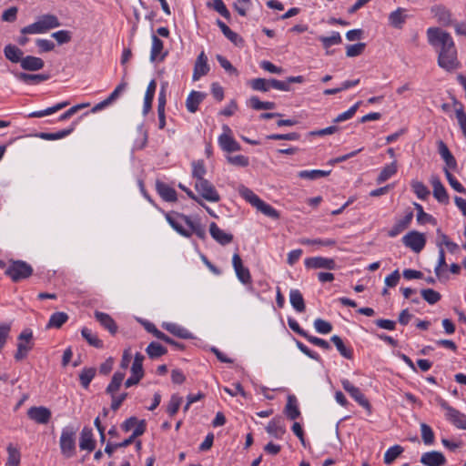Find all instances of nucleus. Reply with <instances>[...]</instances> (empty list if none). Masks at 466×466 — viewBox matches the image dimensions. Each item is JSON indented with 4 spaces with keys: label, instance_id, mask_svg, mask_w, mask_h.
<instances>
[{
    "label": "nucleus",
    "instance_id": "obj_21",
    "mask_svg": "<svg viewBox=\"0 0 466 466\" xmlns=\"http://www.w3.org/2000/svg\"><path fill=\"white\" fill-rule=\"evenodd\" d=\"M156 190L160 198L167 202H175L177 199L175 188L163 181H156Z\"/></svg>",
    "mask_w": 466,
    "mask_h": 466
},
{
    "label": "nucleus",
    "instance_id": "obj_36",
    "mask_svg": "<svg viewBox=\"0 0 466 466\" xmlns=\"http://www.w3.org/2000/svg\"><path fill=\"white\" fill-rule=\"evenodd\" d=\"M18 80L24 82L27 85H36L41 82H44L49 78L48 75L46 74H27V73H19L16 75Z\"/></svg>",
    "mask_w": 466,
    "mask_h": 466
},
{
    "label": "nucleus",
    "instance_id": "obj_23",
    "mask_svg": "<svg viewBox=\"0 0 466 466\" xmlns=\"http://www.w3.org/2000/svg\"><path fill=\"white\" fill-rule=\"evenodd\" d=\"M162 328L180 339H189L194 338L193 334L187 329L177 323L164 322Z\"/></svg>",
    "mask_w": 466,
    "mask_h": 466
},
{
    "label": "nucleus",
    "instance_id": "obj_59",
    "mask_svg": "<svg viewBox=\"0 0 466 466\" xmlns=\"http://www.w3.org/2000/svg\"><path fill=\"white\" fill-rule=\"evenodd\" d=\"M422 298L431 305L437 303L441 299V294L434 289H426L421 290Z\"/></svg>",
    "mask_w": 466,
    "mask_h": 466
},
{
    "label": "nucleus",
    "instance_id": "obj_62",
    "mask_svg": "<svg viewBox=\"0 0 466 466\" xmlns=\"http://www.w3.org/2000/svg\"><path fill=\"white\" fill-rule=\"evenodd\" d=\"M228 163L237 167H248L249 164L248 157L244 155L228 156L227 157Z\"/></svg>",
    "mask_w": 466,
    "mask_h": 466
},
{
    "label": "nucleus",
    "instance_id": "obj_58",
    "mask_svg": "<svg viewBox=\"0 0 466 466\" xmlns=\"http://www.w3.org/2000/svg\"><path fill=\"white\" fill-rule=\"evenodd\" d=\"M212 8L218 12L221 16L229 20L231 17L230 12L227 8L223 0H212L211 4Z\"/></svg>",
    "mask_w": 466,
    "mask_h": 466
},
{
    "label": "nucleus",
    "instance_id": "obj_30",
    "mask_svg": "<svg viewBox=\"0 0 466 466\" xmlns=\"http://www.w3.org/2000/svg\"><path fill=\"white\" fill-rule=\"evenodd\" d=\"M75 128L76 123H73L68 128L55 133L40 132L36 133L35 137L44 140H58L69 136L75 130Z\"/></svg>",
    "mask_w": 466,
    "mask_h": 466
},
{
    "label": "nucleus",
    "instance_id": "obj_32",
    "mask_svg": "<svg viewBox=\"0 0 466 466\" xmlns=\"http://www.w3.org/2000/svg\"><path fill=\"white\" fill-rule=\"evenodd\" d=\"M68 105H69L68 101L59 102V103H57L50 107H47L46 109L33 111L28 114L27 117H30V118L44 117V116H49V115L58 112L59 110L66 107Z\"/></svg>",
    "mask_w": 466,
    "mask_h": 466
},
{
    "label": "nucleus",
    "instance_id": "obj_17",
    "mask_svg": "<svg viewBox=\"0 0 466 466\" xmlns=\"http://www.w3.org/2000/svg\"><path fill=\"white\" fill-rule=\"evenodd\" d=\"M420 461L425 466H444L447 462L445 456L438 451L422 453Z\"/></svg>",
    "mask_w": 466,
    "mask_h": 466
},
{
    "label": "nucleus",
    "instance_id": "obj_46",
    "mask_svg": "<svg viewBox=\"0 0 466 466\" xmlns=\"http://www.w3.org/2000/svg\"><path fill=\"white\" fill-rule=\"evenodd\" d=\"M248 105L254 110H269L276 107V104L270 101H260L258 96H251L248 102Z\"/></svg>",
    "mask_w": 466,
    "mask_h": 466
},
{
    "label": "nucleus",
    "instance_id": "obj_2",
    "mask_svg": "<svg viewBox=\"0 0 466 466\" xmlns=\"http://www.w3.org/2000/svg\"><path fill=\"white\" fill-rule=\"evenodd\" d=\"M165 218L170 227L184 238H190L193 234L200 239L206 238V228L198 218H192L183 213L172 211L165 213Z\"/></svg>",
    "mask_w": 466,
    "mask_h": 466
},
{
    "label": "nucleus",
    "instance_id": "obj_42",
    "mask_svg": "<svg viewBox=\"0 0 466 466\" xmlns=\"http://www.w3.org/2000/svg\"><path fill=\"white\" fill-rule=\"evenodd\" d=\"M68 320V315L66 312L58 311L50 316L46 328L60 329Z\"/></svg>",
    "mask_w": 466,
    "mask_h": 466
},
{
    "label": "nucleus",
    "instance_id": "obj_39",
    "mask_svg": "<svg viewBox=\"0 0 466 466\" xmlns=\"http://www.w3.org/2000/svg\"><path fill=\"white\" fill-rule=\"evenodd\" d=\"M96 374V369L93 367H85L82 369V370L79 373V381L80 385L85 389L87 390L89 388V385L93 379L95 378Z\"/></svg>",
    "mask_w": 466,
    "mask_h": 466
},
{
    "label": "nucleus",
    "instance_id": "obj_55",
    "mask_svg": "<svg viewBox=\"0 0 466 466\" xmlns=\"http://www.w3.org/2000/svg\"><path fill=\"white\" fill-rule=\"evenodd\" d=\"M319 41L322 43L324 48H329L334 45H339L342 42L341 35L339 32H333L330 36H320Z\"/></svg>",
    "mask_w": 466,
    "mask_h": 466
},
{
    "label": "nucleus",
    "instance_id": "obj_44",
    "mask_svg": "<svg viewBox=\"0 0 466 466\" xmlns=\"http://www.w3.org/2000/svg\"><path fill=\"white\" fill-rule=\"evenodd\" d=\"M330 171H325L321 169H311V170H300L298 173V177L302 179L317 180L321 177L329 176Z\"/></svg>",
    "mask_w": 466,
    "mask_h": 466
},
{
    "label": "nucleus",
    "instance_id": "obj_40",
    "mask_svg": "<svg viewBox=\"0 0 466 466\" xmlns=\"http://www.w3.org/2000/svg\"><path fill=\"white\" fill-rule=\"evenodd\" d=\"M398 171L397 162L393 161L390 164L386 165L379 174L376 181L378 184H381L388 179H390L392 176H394Z\"/></svg>",
    "mask_w": 466,
    "mask_h": 466
},
{
    "label": "nucleus",
    "instance_id": "obj_61",
    "mask_svg": "<svg viewBox=\"0 0 466 466\" xmlns=\"http://www.w3.org/2000/svg\"><path fill=\"white\" fill-rule=\"evenodd\" d=\"M56 39L58 45H64L71 41L72 35L68 30H59L51 35Z\"/></svg>",
    "mask_w": 466,
    "mask_h": 466
},
{
    "label": "nucleus",
    "instance_id": "obj_53",
    "mask_svg": "<svg viewBox=\"0 0 466 466\" xmlns=\"http://www.w3.org/2000/svg\"><path fill=\"white\" fill-rule=\"evenodd\" d=\"M249 86L255 91L267 92L270 88V80L265 78H254L248 83Z\"/></svg>",
    "mask_w": 466,
    "mask_h": 466
},
{
    "label": "nucleus",
    "instance_id": "obj_37",
    "mask_svg": "<svg viewBox=\"0 0 466 466\" xmlns=\"http://www.w3.org/2000/svg\"><path fill=\"white\" fill-rule=\"evenodd\" d=\"M4 54L6 59L12 63H20L23 60V51L15 45H6L4 48Z\"/></svg>",
    "mask_w": 466,
    "mask_h": 466
},
{
    "label": "nucleus",
    "instance_id": "obj_19",
    "mask_svg": "<svg viewBox=\"0 0 466 466\" xmlns=\"http://www.w3.org/2000/svg\"><path fill=\"white\" fill-rule=\"evenodd\" d=\"M266 431L270 436L281 440L286 433V427L281 417H275L268 421Z\"/></svg>",
    "mask_w": 466,
    "mask_h": 466
},
{
    "label": "nucleus",
    "instance_id": "obj_29",
    "mask_svg": "<svg viewBox=\"0 0 466 466\" xmlns=\"http://www.w3.org/2000/svg\"><path fill=\"white\" fill-rule=\"evenodd\" d=\"M205 94L199 91H191L186 99V107L188 112L196 113L200 103L205 98Z\"/></svg>",
    "mask_w": 466,
    "mask_h": 466
},
{
    "label": "nucleus",
    "instance_id": "obj_24",
    "mask_svg": "<svg viewBox=\"0 0 466 466\" xmlns=\"http://www.w3.org/2000/svg\"><path fill=\"white\" fill-rule=\"evenodd\" d=\"M95 318L105 329L109 331L111 335H115L117 332L118 327L116 321L107 313L96 311Z\"/></svg>",
    "mask_w": 466,
    "mask_h": 466
},
{
    "label": "nucleus",
    "instance_id": "obj_6",
    "mask_svg": "<svg viewBox=\"0 0 466 466\" xmlns=\"http://www.w3.org/2000/svg\"><path fill=\"white\" fill-rule=\"evenodd\" d=\"M33 268L24 260H11L5 269L7 275L14 282L28 279L33 274Z\"/></svg>",
    "mask_w": 466,
    "mask_h": 466
},
{
    "label": "nucleus",
    "instance_id": "obj_16",
    "mask_svg": "<svg viewBox=\"0 0 466 466\" xmlns=\"http://www.w3.org/2000/svg\"><path fill=\"white\" fill-rule=\"evenodd\" d=\"M210 67L208 63V57L204 51H202L197 57L195 62L192 79L193 81L199 80L202 76L208 75Z\"/></svg>",
    "mask_w": 466,
    "mask_h": 466
},
{
    "label": "nucleus",
    "instance_id": "obj_54",
    "mask_svg": "<svg viewBox=\"0 0 466 466\" xmlns=\"http://www.w3.org/2000/svg\"><path fill=\"white\" fill-rule=\"evenodd\" d=\"M421 439L426 445L434 443L435 436L432 429L426 423H420Z\"/></svg>",
    "mask_w": 466,
    "mask_h": 466
},
{
    "label": "nucleus",
    "instance_id": "obj_31",
    "mask_svg": "<svg viewBox=\"0 0 466 466\" xmlns=\"http://www.w3.org/2000/svg\"><path fill=\"white\" fill-rule=\"evenodd\" d=\"M20 66L24 70L26 71H37L45 66V62L40 57L26 56L21 61Z\"/></svg>",
    "mask_w": 466,
    "mask_h": 466
},
{
    "label": "nucleus",
    "instance_id": "obj_1",
    "mask_svg": "<svg viewBox=\"0 0 466 466\" xmlns=\"http://www.w3.org/2000/svg\"><path fill=\"white\" fill-rule=\"evenodd\" d=\"M428 42L438 48V66L442 69L451 72L460 68L457 48L451 34L439 27L427 29Z\"/></svg>",
    "mask_w": 466,
    "mask_h": 466
},
{
    "label": "nucleus",
    "instance_id": "obj_27",
    "mask_svg": "<svg viewBox=\"0 0 466 466\" xmlns=\"http://www.w3.org/2000/svg\"><path fill=\"white\" fill-rule=\"evenodd\" d=\"M79 447L83 451H92L96 448V441L93 436V431L91 428L84 427L81 435Z\"/></svg>",
    "mask_w": 466,
    "mask_h": 466
},
{
    "label": "nucleus",
    "instance_id": "obj_49",
    "mask_svg": "<svg viewBox=\"0 0 466 466\" xmlns=\"http://www.w3.org/2000/svg\"><path fill=\"white\" fill-rule=\"evenodd\" d=\"M206 173L207 170L203 160H198L192 163V177L195 181L205 179Z\"/></svg>",
    "mask_w": 466,
    "mask_h": 466
},
{
    "label": "nucleus",
    "instance_id": "obj_56",
    "mask_svg": "<svg viewBox=\"0 0 466 466\" xmlns=\"http://www.w3.org/2000/svg\"><path fill=\"white\" fill-rule=\"evenodd\" d=\"M360 103H361L360 101H358L353 106H351L347 111H345L341 114H339L337 116V117L334 119V122L339 123V122H343V121L352 118L354 116V115L356 114Z\"/></svg>",
    "mask_w": 466,
    "mask_h": 466
},
{
    "label": "nucleus",
    "instance_id": "obj_28",
    "mask_svg": "<svg viewBox=\"0 0 466 466\" xmlns=\"http://www.w3.org/2000/svg\"><path fill=\"white\" fill-rule=\"evenodd\" d=\"M284 413L289 420H297L300 417L301 413L298 405V400L295 395H289L287 404L284 409Z\"/></svg>",
    "mask_w": 466,
    "mask_h": 466
},
{
    "label": "nucleus",
    "instance_id": "obj_15",
    "mask_svg": "<svg viewBox=\"0 0 466 466\" xmlns=\"http://www.w3.org/2000/svg\"><path fill=\"white\" fill-rule=\"evenodd\" d=\"M27 416L30 420L38 424H46L49 422L52 413L51 410L44 406H34L28 409Z\"/></svg>",
    "mask_w": 466,
    "mask_h": 466
},
{
    "label": "nucleus",
    "instance_id": "obj_22",
    "mask_svg": "<svg viewBox=\"0 0 466 466\" xmlns=\"http://www.w3.org/2000/svg\"><path fill=\"white\" fill-rule=\"evenodd\" d=\"M431 183L433 188V197L442 204H448L449 203V195L447 193V190L443 184L441 183V179L433 176L431 178Z\"/></svg>",
    "mask_w": 466,
    "mask_h": 466
},
{
    "label": "nucleus",
    "instance_id": "obj_5",
    "mask_svg": "<svg viewBox=\"0 0 466 466\" xmlns=\"http://www.w3.org/2000/svg\"><path fill=\"white\" fill-rule=\"evenodd\" d=\"M77 432V428L68 425L62 429L60 439H59V447L62 455L66 458H72L76 454V436Z\"/></svg>",
    "mask_w": 466,
    "mask_h": 466
},
{
    "label": "nucleus",
    "instance_id": "obj_43",
    "mask_svg": "<svg viewBox=\"0 0 466 466\" xmlns=\"http://www.w3.org/2000/svg\"><path fill=\"white\" fill-rule=\"evenodd\" d=\"M81 334L90 346L96 349H102L104 347L103 341L90 329L86 327L83 328L81 329Z\"/></svg>",
    "mask_w": 466,
    "mask_h": 466
},
{
    "label": "nucleus",
    "instance_id": "obj_4",
    "mask_svg": "<svg viewBox=\"0 0 466 466\" xmlns=\"http://www.w3.org/2000/svg\"><path fill=\"white\" fill-rule=\"evenodd\" d=\"M238 193L242 198H244L248 203H249L252 207L256 208L258 211L261 212L265 216L272 219L279 218V212L271 205L263 201L250 188L245 186H240L238 188Z\"/></svg>",
    "mask_w": 466,
    "mask_h": 466
},
{
    "label": "nucleus",
    "instance_id": "obj_11",
    "mask_svg": "<svg viewBox=\"0 0 466 466\" xmlns=\"http://www.w3.org/2000/svg\"><path fill=\"white\" fill-rule=\"evenodd\" d=\"M304 265L307 269L323 268L335 270L337 268V263L334 258L320 256L305 258Z\"/></svg>",
    "mask_w": 466,
    "mask_h": 466
},
{
    "label": "nucleus",
    "instance_id": "obj_12",
    "mask_svg": "<svg viewBox=\"0 0 466 466\" xmlns=\"http://www.w3.org/2000/svg\"><path fill=\"white\" fill-rule=\"evenodd\" d=\"M232 266L238 279L243 285H251L252 279L250 271L243 265L242 259L238 253H234L232 257Z\"/></svg>",
    "mask_w": 466,
    "mask_h": 466
},
{
    "label": "nucleus",
    "instance_id": "obj_26",
    "mask_svg": "<svg viewBox=\"0 0 466 466\" xmlns=\"http://www.w3.org/2000/svg\"><path fill=\"white\" fill-rule=\"evenodd\" d=\"M209 233L221 245H227L233 240V235L222 230L215 222L210 224Z\"/></svg>",
    "mask_w": 466,
    "mask_h": 466
},
{
    "label": "nucleus",
    "instance_id": "obj_64",
    "mask_svg": "<svg viewBox=\"0 0 466 466\" xmlns=\"http://www.w3.org/2000/svg\"><path fill=\"white\" fill-rule=\"evenodd\" d=\"M20 463V453L19 451L12 447H8V459L6 466H19Z\"/></svg>",
    "mask_w": 466,
    "mask_h": 466
},
{
    "label": "nucleus",
    "instance_id": "obj_52",
    "mask_svg": "<svg viewBox=\"0 0 466 466\" xmlns=\"http://www.w3.org/2000/svg\"><path fill=\"white\" fill-rule=\"evenodd\" d=\"M183 401L182 397L177 394H173L169 400L168 405L167 407V412L169 416L173 417L178 411L180 405Z\"/></svg>",
    "mask_w": 466,
    "mask_h": 466
},
{
    "label": "nucleus",
    "instance_id": "obj_50",
    "mask_svg": "<svg viewBox=\"0 0 466 466\" xmlns=\"http://www.w3.org/2000/svg\"><path fill=\"white\" fill-rule=\"evenodd\" d=\"M414 205L417 210V221L419 224L436 223V219L431 214L426 213L420 204L415 203Z\"/></svg>",
    "mask_w": 466,
    "mask_h": 466
},
{
    "label": "nucleus",
    "instance_id": "obj_57",
    "mask_svg": "<svg viewBox=\"0 0 466 466\" xmlns=\"http://www.w3.org/2000/svg\"><path fill=\"white\" fill-rule=\"evenodd\" d=\"M313 325L316 331L319 334H329L332 330V325L322 319H316Z\"/></svg>",
    "mask_w": 466,
    "mask_h": 466
},
{
    "label": "nucleus",
    "instance_id": "obj_13",
    "mask_svg": "<svg viewBox=\"0 0 466 466\" xmlns=\"http://www.w3.org/2000/svg\"><path fill=\"white\" fill-rule=\"evenodd\" d=\"M341 385L345 391H347L350 397L361 407L370 410V403L365 397V395L361 392V390L354 386L349 380L343 379L341 380Z\"/></svg>",
    "mask_w": 466,
    "mask_h": 466
},
{
    "label": "nucleus",
    "instance_id": "obj_47",
    "mask_svg": "<svg viewBox=\"0 0 466 466\" xmlns=\"http://www.w3.org/2000/svg\"><path fill=\"white\" fill-rule=\"evenodd\" d=\"M146 352L150 359H157L167 354V350L157 342H151L146 349Z\"/></svg>",
    "mask_w": 466,
    "mask_h": 466
},
{
    "label": "nucleus",
    "instance_id": "obj_60",
    "mask_svg": "<svg viewBox=\"0 0 466 466\" xmlns=\"http://www.w3.org/2000/svg\"><path fill=\"white\" fill-rule=\"evenodd\" d=\"M366 47L365 43H358L354 45H349L346 47V56L348 57H354L361 55Z\"/></svg>",
    "mask_w": 466,
    "mask_h": 466
},
{
    "label": "nucleus",
    "instance_id": "obj_9",
    "mask_svg": "<svg viewBox=\"0 0 466 466\" xmlns=\"http://www.w3.org/2000/svg\"><path fill=\"white\" fill-rule=\"evenodd\" d=\"M441 407L445 410V418L457 429L466 430V414L451 407L447 401L442 400Z\"/></svg>",
    "mask_w": 466,
    "mask_h": 466
},
{
    "label": "nucleus",
    "instance_id": "obj_7",
    "mask_svg": "<svg viewBox=\"0 0 466 466\" xmlns=\"http://www.w3.org/2000/svg\"><path fill=\"white\" fill-rule=\"evenodd\" d=\"M194 187L198 192V196L200 200L203 198L208 202L217 203L221 199L220 195L215 186L206 178L196 180L194 183Z\"/></svg>",
    "mask_w": 466,
    "mask_h": 466
},
{
    "label": "nucleus",
    "instance_id": "obj_3",
    "mask_svg": "<svg viewBox=\"0 0 466 466\" xmlns=\"http://www.w3.org/2000/svg\"><path fill=\"white\" fill-rule=\"evenodd\" d=\"M61 25L58 17L53 14H46L38 16L36 20L21 28L22 35H41L49 32Z\"/></svg>",
    "mask_w": 466,
    "mask_h": 466
},
{
    "label": "nucleus",
    "instance_id": "obj_38",
    "mask_svg": "<svg viewBox=\"0 0 466 466\" xmlns=\"http://www.w3.org/2000/svg\"><path fill=\"white\" fill-rule=\"evenodd\" d=\"M146 431V422L144 420L140 421V424L133 431L131 436L124 440L122 442L115 443V448H125L132 444L136 438L141 436Z\"/></svg>",
    "mask_w": 466,
    "mask_h": 466
},
{
    "label": "nucleus",
    "instance_id": "obj_20",
    "mask_svg": "<svg viewBox=\"0 0 466 466\" xmlns=\"http://www.w3.org/2000/svg\"><path fill=\"white\" fill-rule=\"evenodd\" d=\"M413 212L409 211L405 214V216L398 220H396L395 224L392 228L388 231V236L390 238H395L399 236L401 232H403L406 228H408L412 221Z\"/></svg>",
    "mask_w": 466,
    "mask_h": 466
},
{
    "label": "nucleus",
    "instance_id": "obj_18",
    "mask_svg": "<svg viewBox=\"0 0 466 466\" xmlns=\"http://www.w3.org/2000/svg\"><path fill=\"white\" fill-rule=\"evenodd\" d=\"M152 45L150 50L151 62H162L166 58L167 52H164V43L156 35H152Z\"/></svg>",
    "mask_w": 466,
    "mask_h": 466
},
{
    "label": "nucleus",
    "instance_id": "obj_14",
    "mask_svg": "<svg viewBox=\"0 0 466 466\" xmlns=\"http://www.w3.org/2000/svg\"><path fill=\"white\" fill-rule=\"evenodd\" d=\"M224 133L218 138V143L221 149L226 152H235L241 149L240 145L230 135L231 129L228 126H223Z\"/></svg>",
    "mask_w": 466,
    "mask_h": 466
},
{
    "label": "nucleus",
    "instance_id": "obj_25",
    "mask_svg": "<svg viewBox=\"0 0 466 466\" xmlns=\"http://www.w3.org/2000/svg\"><path fill=\"white\" fill-rule=\"evenodd\" d=\"M330 341L335 345L337 350L339 352V354L347 359V360H352L354 357V350L353 348L350 344H346L344 340L338 335H333L330 338Z\"/></svg>",
    "mask_w": 466,
    "mask_h": 466
},
{
    "label": "nucleus",
    "instance_id": "obj_10",
    "mask_svg": "<svg viewBox=\"0 0 466 466\" xmlns=\"http://www.w3.org/2000/svg\"><path fill=\"white\" fill-rule=\"evenodd\" d=\"M402 243L405 247L410 248L413 252H420L426 245V238L423 233L416 230L408 232L402 238Z\"/></svg>",
    "mask_w": 466,
    "mask_h": 466
},
{
    "label": "nucleus",
    "instance_id": "obj_45",
    "mask_svg": "<svg viewBox=\"0 0 466 466\" xmlns=\"http://www.w3.org/2000/svg\"><path fill=\"white\" fill-rule=\"evenodd\" d=\"M144 359V355H142L140 352H137L134 357V360L131 366V374L137 376L139 379H142L145 374L143 369Z\"/></svg>",
    "mask_w": 466,
    "mask_h": 466
},
{
    "label": "nucleus",
    "instance_id": "obj_41",
    "mask_svg": "<svg viewBox=\"0 0 466 466\" xmlns=\"http://www.w3.org/2000/svg\"><path fill=\"white\" fill-rule=\"evenodd\" d=\"M404 451V448L399 444L390 447L384 453L383 461L386 465H391L394 461Z\"/></svg>",
    "mask_w": 466,
    "mask_h": 466
},
{
    "label": "nucleus",
    "instance_id": "obj_34",
    "mask_svg": "<svg viewBox=\"0 0 466 466\" xmlns=\"http://www.w3.org/2000/svg\"><path fill=\"white\" fill-rule=\"evenodd\" d=\"M289 302H290L291 306L293 307V309L297 312L302 313L305 311V309H306L305 301H304L302 293L299 289H290Z\"/></svg>",
    "mask_w": 466,
    "mask_h": 466
},
{
    "label": "nucleus",
    "instance_id": "obj_51",
    "mask_svg": "<svg viewBox=\"0 0 466 466\" xmlns=\"http://www.w3.org/2000/svg\"><path fill=\"white\" fill-rule=\"evenodd\" d=\"M411 187H412L413 192L417 196V198L421 200H425L430 195V190L420 181H417V180L412 181Z\"/></svg>",
    "mask_w": 466,
    "mask_h": 466
},
{
    "label": "nucleus",
    "instance_id": "obj_63",
    "mask_svg": "<svg viewBox=\"0 0 466 466\" xmlns=\"http://www.w3.org/2000/svg\"><path fill=\"white\" fill-rule=\"evenodd\" d=\"M455 116L463 136L466 137V113L462 106L455 108Z\"/></svg>",
    "mask_w": 466,
    "mask_h": 466
},
{
    "label": "nucleus",
    "instance_id": "obj_48",
    "mask_svg": "<svg viewBox=\"0 0 466 466\" xmlns=\"http://www.w3.org/2000/svg\"><path fill=\"white\" fill-rule=\"evenodd\" d=\"M299 242L305 246L318 245L321 247H334L337 243L336 240L332 238H302Z\"/></svg>",
    "mask_w": 466,
    "mask_h": 466
},
{
    "label": "nucleus",
    "instance_id": "obj_8",
    "mask_svg": "<svg viewBox=\"0 0 466 466\" xmlns=\"http://www.w3.org/2000/svg\"><path fill=\"white\" fill-rule=\"evenodd\" d=\"M17 350L15 354V360L21 361L25 359L29 351L34 347L33 331L29 329H24L17 338Z\"/></svg>",
    "mask_w": 466,
    "mask_h": 466
},
{
    "label": "nucleus",
    "instance_id": "obj_35",
    "mask_svg": "<svg viewBox=\"0 0 466 466\" xmlns=\"http://www.w3.org/2000/svg\"><path fill=\"white\" fill-rule=\"evenodd\" d=\"M125 376V372L116 371L111 379V381L106 388V393L108 395L116 394L119 390Z\"/></svg>",
    "mask_w": 466,
    "mask_h": 466
},
{
    "label": "nucleus",
    "instance_id": "obj_33",
    "mask_svg": "<svg viewBox=\"0 0 466 466\" xmlns=\"http://www.w3.org/2000/svg\"><path fill=\"white\" fill-rule=\"evenodd\" d=\"M406 9L398 7L389 15V23L394 28H401L406 22Z\"/></svg>",
    "mask_w": 466,
    "mask_h": 466
}]
</instances>
